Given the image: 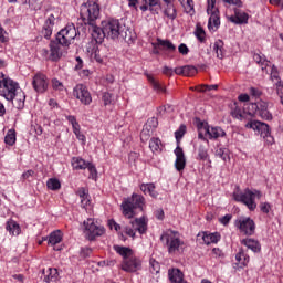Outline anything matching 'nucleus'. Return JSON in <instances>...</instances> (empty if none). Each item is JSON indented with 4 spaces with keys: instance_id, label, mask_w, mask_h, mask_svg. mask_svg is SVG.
Masks as SVG:
<instances>
[{
    "instance_id": "f257e3e1",
    "label": "nucleus",
    "mask_w": 283,
    "mask_h": 283,
    "mask_svg": "<svg viewBox=\"0 0 283 283\" xmlns=\"http://www.w3.org/2000/svg\"><path fill=\"white\" fill-rule=\"evenodd\" d=\"M248 113L238 103L231 105L230 116L237 120H244L247 115L260 116L263 120H273V114L269 111V104L264 101L248 104Z\"/></svg>"
},
{
    "instance_id": "f03ea898",
    "label": "nucleus",
    "mask_w": 283,
    "mask_h": 283,
    "mask_svg": "<svg viewBox=\"0 0 283 283\" xmlns=\"http://www.w3.org/2000/svg\"><path fill=\"white\" fill-rule=\"evenodd\" d=\"M125 31V27L120 24L118 19H108L102 22L101 27H93L92 36L96 43H103L104 39H118Z\"/></svg>"
},
{
    "instance_id": "7ed1b4c3",
    "label": "nucleus",
    "mask_w": 283,
    "mask_h": 283,
    "mask_svg": "<svg viewBox=\"0 0 283 283\" xmlns=\"http://www.w3.org/2000/svg\"><path fill=\"white\" fill-rule=\"evenodd\" d=\"M80 17L83 24L88 25L91 32L96 28V21L101 19V6L92 0L81 4Z\"/></svg>"
},
{
    "instance_id": "20e7f679",
    "label": "nucleus",
    "mask_w": 283,
    "mask_h": 283,
    "mask_svg": "<svg viewBox=\"0 0 283 283\" xmlns=\"http://www.w3.org/2000/svg\"><path fill=\"white\" fill-rule=\"evenodd\" d=\"M160 242L166 247L169 255H176L185 251V241L180 239V232L166 230L160 235Z\"/></svg>"
},
{
    "instance_id": "39448f33",
    "label": "nucleus",
    "mask_w": 283,
    "mask_h": 283,
    "mask_svg": "<svg viewBox=\"0 0 283 283\" xmlns=\"http://www.w3.org/2000/svg\"><path fill=\"white\" fill-rule=\"evenodd\" d=\"M147 201L143 195L134 192L130 197L124 198L120 205L122 213L125 218L132 219L136 216V209L145 211Z\"/></svg>"
},
{
    "instance_id": "423d86ee",
    "label": "nucleus",
    "mask_w": 283,
    "mask_h": 283,
    "mask_svg": "<svg viewBox=\"0 0 283 283\" xmlns=\"http://www.w3.org/2000/svg\"><path fill=\"white\" fill-rule=\"evenodd\" d=\"M255 198L260 200L262 198V192L260 190H251L245 188L242 192H234L233 199L235 202H241L245 205L250 211H255L258 209V203L255 202Z\"/></svg>"
},
{
    "instance_id": "0eeeda50",
    "label": "nucleus",
    "mask_w": 283,
    "mask_h": 283,
    "mask_svg": "<svg viewBox=\"0 0 283 283\" xmlns=\"http://www.w3.org/2000/svg\"><path fill=\"white\" fill-rule=\"evenodd\" d=\"M17 90H19V83L0 72V96H3L6 101H12Z\"/></svg>"
},
{
    "instance_id": "6e6552de",
    "label": "nucleus",
    "mask_w": 283,
    "mask_h": 283,
    "mask_svg": "<svg viewBox=\"0 0 283 283\" xmlns=\"http://www.w3.org/2000/svg\"><path fill=\"white\" fill-rule=\"evenodd\" d=\"M78 36V30L74 23L66 24V27L59 31L56 34V41L61 43L62 48H70L74 43V39Z\"/></svg>"
},
{
    "instance_id": "1a4fd4ad",
    "label": "nucleus",
    "mask_w": 283,
    "mask_h": 283,
    "mask_svg": "<svg viewBox=\"0 0 283 283\" xmlns=\"http://www.w3.org/2000/svg\"><path fill=\"white\" fill-rule=\"evenodd\" d=\"M63 48L64 46L59 43V40H51L49 43V50H42V56H44L46 61H51L52 63H59V61L63 59V54L65 52Z\"/></svg>"
},
{
    "instance_id": "9d476101",
    "label": "nucleus",
    "mask_w": 283,
    "mask_h": 283,
    "mask_svg": "<svg viewBox=\"0 0 283 283\" xmlns=\"http://www.w3.org/2000/svg\"><path fill=\"white\" fill-rule=\"evenodd\" d=\"M83 227L85 238L86 240H90V242H94L96 238H101V235L105 234V227L97 224L92 218L84 220Z\"/></svg>"
},
{
    "instance_id": "9b49d317",
    "label": "nucleus",
    "mask_w": 283,
    "mask_h": 283,
    "mask_svg": "<svg viewBox=\"0 0 283 283\" xmlns=\"http://www.w3.org/2000/svg\"><path fill=\"white\" fill-rule=\"evenodd\" d=\"M130 226H126L124 228V233L126 235H129V238H136V231L140 233V235H144V233H147V217H140L136 218L135 220L130 221Z\"/></svg>"
},
{
    "instance_id": "f8f14e48",
    "label": "nucleus",
    "mask_w": 283,
    "mask_h": 283,
    "mask_svg": "<svg viewBox=\"0 0 283 283\" xmlns=\"http://www.w3.org/2000/svg\"><path fill=\"white\" fill-rule=\"evenodd\" d=\"M234 227L243 235H255V221L251 217H240L234 221Z\"/></svg>"
},
{
    "instance_id": "ddd939ff",
    "label": "nucleus",
    "mask_w": 283,
    "mask_h": 283,
    "mask_svg": "<svg viewBox=\"0 0 283 283\" xmlns=\"http://www.w3.org/2000/svg\"><path fill=\"white\" fill-rule=\"evenodd\" d=\"M207 12L210 14L208 20V29L210 32H216L220 28V11L216 8V0H207Z\"/></svg>"
},
{
    "instance_id": "4468645a",
    "label": "nucleus",
    "mask_w": 283,
    "mask_h": 283,
    "mask_svg": "<svg viewBox=\"0 0 283 283\" xmlns=\"http://www.w3.org/2000/svg\"><path fill=\"white\" fill-rule=\"evenodd\" d=\"M50 80H48V75L41 72L34 74L32 78V87L34 92H38V94H45V92H48Z\"/></svg>"
},
{
    "instance_id": "2eb2a0df",
    "label": "nucleus",
    "mask_w": 283,
    "mask_h": 283,
    "mask_svg": "<svg viewBox=\"0 0 283 283\" xmlns=\"http://www.w3.org/2000/svg\"><path fill=\"white\" fill-rule=\"evenodd\" d=\"M73 96L82 103V105H92V93L87 90V86L77 84L73 88Z\"/></svg>"
},
{
    "instance_id": "dca6fc26",
    "label": "nucleus",
    "mask_w": 283,
    "mask_h": 283,
    "mask_svg": "<svg viewBox=\"0 0 283 283\" xmlns=\"http://www.w3.org/2000/svg\"><path fill=\"white\" fill-rule=\"evenodd\" d=\"M142 269L143 261L134 255L122 262V271H125L126 273H136V271H140Z\"/></svg>"
},
{
    "instance_id": "f3484780",
    "label": "nucleus",
    "mask_w": 283,
    "mask_h": 283,
    "mask_svg": "<svg viewBox=\"0 0 283 283\" xmlns=\"http://www.w3.org/2000/svg\"><path fill=\"white\" fill-rule=\"evenodd\" d=\"M247 129H253V132H258L261 137L268 136L271 130L266 123H262L260 120H250L245 124Z\"/></svg>"
},
{
    "instance_id": "a211bd4d",
    "label": "nucleus",
    "mask_w": 283,
    "mask_h": 283,
    "mask_svg": "<svg viewBox=\"0 0 283 283\" xmlns=\"http://www.w3.org/2000/svg\"><path fill=\"white\" fill-rule=\"evenodd\" d=\"M56 23V17L54 15V13H51L42 28V35L44 36V39H52V32L54 31V25Z\"/></svg>"
},
{
    "instance_id": "6ab92c4d",
    "label": "nucleus",
    "mask_w": 283,
    "mask_h": 283,
    "mask_svg": "<svg viewBox=\"0 0 283 283\" xmlns=\"http://www.w3.org/2000/svg\"><path fill=\"white\" fill-rule=\"evenodd\" d=\"M175 168L177 171H185V167H187V158L185 157V150L180 146H177L175 149Z\"/></svg>"
},
{
    "instance_id": "aec40b11",
    "label": "nucleus",
    "mask_w": 283,
    "mask_h": 283,
    "mask_svg": "<svg viewBox=\"0 0 283 283\" xmlns=\"http://www.w3.org/2000/svg\"><path fill=\"white\" fill-rule=\"evenodd\" d=\"M229 21L235 25H247V23H249V13L235 9L234 14L229 18Z\"/></svg>"
},
{
    "instance_id": "412c9836",
    "label": "nucleus",
    "mask_w": 283,
    "mask_h": 283,
    "mask_svg": "<svg viewBox=\"0 0 283 283\" xmlns=\"http://www.w3.org/2000/svg\"><path fill=\"white\" fill-rule=\"evenodd\" d=\"M205 134H208L210 140H218V138L227 136V133L220 126H207L205 127Z\"/></svg>"
},
{
    "instance_id": "4be33fe9",
    "label": "nucleus",
    "mask_w": 283,
    "mask_h": 283,
    "mask_svg": "<svg viewBox=\"0 0 283 283\" xmlns=\"http://www.w3.org/2000/svg\"><path fill=\"white\" fill-rule=\"evenodd\" d=\"M158 45L161 48L163 52H167L168 59H174V53L176 52V46L170 40H163L157 38Z\"/></svg>"
},
{
    "instance_id": "5701e85b",
    "label": "nucleus",
    "mask_w": 283,
    "mask_h": 283,
    "mask_svg": "<svg viewBox=\"0 0 283 283\" xmlns=\"http://www.w3.org/2000/svg\"><path fill=\"white\" fill-rule=\"evenodd\" d=\"M76 196H78V198L81 199V207L83 209H85L86 207H90L91 205V199H90V189L85 188V187H80L76 190Z\"/></svg>"
},
{
    "instance_id": "b1692460",
    "label": "nucleus",
    "mask_w": 283,
    "mask_h": 283,
    "mask_svg": "<svg viewBox=\"0 0 283 283\" xmlns=\"http://www.w3.org/2000/svg\"><path fill=\"white\" fill-rule=\"evenodd\" d=\"M200 235L207 245L218 244V242H220L221 239V235L218 232H201L198 234V238H200Z\"/></svg>"
},
{
    "instance_id": "393cba45",
    "label": "nucleus",
    "mask_w": 283,
    "mask_h": 283,
    "mask_svg": "<svg viewBox=\"0 0 283 283\" xmlns=\"http://www.w3.org/2000/svg\"><path fill=\"white\" fill-rule=\"evenodd\" d=\"M10 101L13 103L15 109H23V107H25V93H23V91L17 90L12 99Z\"/></svg>"
},
{
    "instance_id": "a878e982",
    "label": "nucleus",
    "mask_w": 283,
    "mask_h": 283,
    "mask_svg": "<svg viewBox=\"0 0 283 283\" xmlns=\"http://www.w3.org/2000/svg\"><path fill=\"white\" fill-rule=\"evenodd\" d=\"M42 274L44 275L43 282H56L59 280V270L56 268H48L46 270H42Z\"/></svg>"
},
{
    "instance_id": "bb28decb",
    "label": "nucleus",
    "mask_w": 283,
    "mask_h": 283,
    "mask_svg": "<svg viewBox=\"0 0 283 283\" xmlns=\"http://www.w3.org/2000/svg\"><path fill=\"white\" fill-rule=\"evenodd\" d=\"M253 61H254V63L260 65L262 72H265V74H269V70H266V69L269 67V63H271V61L266 60V55H264L262 53H254Z\"/></svg>"
},
{
    "instance_id": "cd10ccee",
    "label": "nucleus",
    "mask_w": 283,
    "mask_h": 283,
    "mask_svg": "<svg viewBox=\"0 0 283 283\" xmlns=\"http://www.w3.org/2000/svg\"><path fill=\"white\" fill-rule=\"evenodd\" d=\"M139 189L145 196H150V198L155 199L158 198V191H156V184L154 182L142 184Z\"/></svg>"
},
{
    "instance_id": "c85d7f7f",
    "label": "nucleus",
    "mask_w": 283,
    "mask_h": 283,
    "mask_svg": "<svg viewBox=\"0 0 283 283\" xmlns=\"http://www.w3.org/2000/svg\"><path fill=\"white\" fill-rule=\"evenodd\" d=\"M241 244L250 249V251H253V253H260V251H262V245H260V242L255 239H243Z\"/></svg>"
},
{
    "instance_id": "c756f323",
    "label": "nucleus",
    "mask_w": 283,
    "mask_h": 283,
    "mask_svg": "<svg viewBox=\"0 0 283 283\" xmlns=\"http://www.w3.org/2000/svg\"><path fill=\"white\" fill-rule=\"evenodd\" d=\"M166 3V8L164 10L165 17L170 19V21H174L176 17H178V13L176 12V7H174V3H171V0H163Z\"/></svg>"
},
{
    "instance_id": "7c9ffc66",
    "label": "nucleus",
    "mask_w": 283,
    "mask_h": 283,
    "mask_svg": "<svg viewBox=\"0 0 283 283\" xmlns=\"http://www.w3.org/2000/svg\"><path fill=\"white\" fill-rule=\"evenodd\" d=\"M114 250L118 255H122L123 260H129V258L134 256V250L123 245H115Z\"/></svg>"
},
{
    "instance_id": "2f4dec72",
    "label": "nucleus",
    "mask_w": 283,
    "mask_h": 283,
    "mask_svg": "<svg viewBox=\"0 0 283 283\" xmlns=\"http://www.w3.org/2000/svg\"><path fill=\"white\" fill-rule=\"evenodd\" d=\"M71 165L73 169H75L76 171H81L83 169H87V165H90V163L85 161V159L81 157H73L71 159Z\"/></svg>"
},
{
    "instance_id": "473e14b6",
    "label": "nucleus",
    "mask_w": 283,
    "mask_h": 283,
    "mask_svg": "<svg viewBox=\"0 0 283 283\" xmlns=\"http://www.w3.org/2000/svg\"><path fill=\"white\" fill-rule=\"evenodd\" d=\"M6 229L9 231L10 235H19L21 233V226L14 220L8 221Z\"/></svg>"
},
{
    "instance_id": "72a5a7b5",
    "label": "nucleus",
    "mask_w": 283,
    "mask_h": 283,
    "mask_svg": "<svg viewBox=\"0 0 283 283\" xmlns=\"http://www.w3.org/2000/svg\"><path fill=\"white\" fill-rule=\"evenodd\" d=\"M235 260L239 264H241L240 269H244V266L249 265L250 258L247 253H244V250L240 249L235 254Z\"/></svg>"
},
{
    "instance_id": "f704fd0d",
    "label": "nucleus",
    "mask_w": 283,
    "mask_h": 283,
    "mask_svg": "<svg viewBox=\"0 0 283 283\" xmlns=\"http://www.w3.org/2000/svg\"><path fill=\"white\" fill-rule=\"evenodd\" d=\"M213 52H216L217 59H224V42L222 40L214 42Z\"/></svg>"
},
{
    "instance_id": "c9c22d12",
    "label": "nucleus",
    "mask_w": 283,
    "mask_h": 283,
    "mask_svg": "<svg viewBox=\"0 0 283 283\" xmlns=\"http://www.w3.org/2000/svg\"><path fill=\"white\" fill-rule=\"evenodd\" d=\"M62 240L63 235L61 234L60 230H56L49 235L48 244L55 247V244H60Z\"/></svg>"
},
{
    "instance_id": "e433bc0d",
    "label": "nucleus",
    "mask_w": 283,
    "mask_h": 283,
    "mask_svg": "<svg viewBox=\"0 0 283 283\" xmlns=\"http://www.w3.org/2000/svg\"><path fill=\"white\" fill-rule=\"evenodd\" d=\"M149 149L153 154H156V151H163V142L160 138L153 137L149 142Z\"/></svg>"
},
{
    "instance_id": "4c0bfd02",
    "label": "nucleus",
    "mask_w": 283,
    "mask_h": 283,
    "mask_svg": "<svg viewBox=\"0 0 283 283\" xmlns=\"http://www.w3.org/2000/svg\"><path fill=\"white\" fill-rule=\"evenodd\" d=\"M6 145H9V147H13L17 143V130L10 129L8 130L6 137H4Z\"/></svg>"
},
{
    "instance_id": "58836bf2",
    "label": "nucleus",
    "mask_w": 283,
    "mask_h": 283,
    "mask_svg": "<svg viewBox=\"0 0 283 283\" xmlns=\"http://www.w3.org/2000/svg\"><path fill=\"white\" fill-rule=\"evenodd\" d=\"M147 78L150 83V85L153 86V88L156 91V92H161L163 94H165V92H167V88H165V86H161L158 81H156V78H154L151 75H147Z\"/></svg>"
},
{
    "instance_id": "ea45409f",
    "label": "nucleus",
    "mask_w": 283,
    "mask_h": 283,
    "mask_svg": "<svg viewBox=\"0 0 283 283\" xmlns=\"http://www.w3.org/2000/svg\"><path fill=\"white\" fill-rule=\"evenodd\" d=\"M46 187L51 191H59V189H61V181L59 179H56V178H50L46 181Z\"/></svg>"
},
{
    "instance_id": "a19ab883",
    "label": "nucleus",
    "mask_w": 283,
    "mask_h": 283,
    "mask_svg": "<svg viewBox=\"0 0 283 283\" xmlns=\"http://www.w3.org/2000/svg\"><path fill=\"white\" fill-rule=\"evenodd\" d=\"M197 151H198L197 160H207L209 158V149H207V146L200 145Z\"/></svg>"
},
{
    "instance_id": "79ce46f5",
    "label": "nucleus",
    "mask_w": 283,
    "mask_h": 283,
    "mask_svg": "<svg viewBox=\"0 0 283 283\" xmlns=\"http://www.w3.org/2000/svg\"><path fill=\"white\" fill-rule=\"evenodd\" d=\"M185 134H187V126L185 124H181L179 128L175 132V138L177 143H180V140H182Z\"/></svg>"
},
{
    "instance_id": "37998d69",
    "label": "nucleus",
    "mask_w": 283,
    "mask_h": 283,
    "mask_svg": "<svg viewBox=\"0 0 283 283\" xmlns=\"http://www.w3.org/2000/svg\"><path fill=\"white\" fill-rule=\"evenodd\" d=\"M270 78L271 81H276V83H280V81H282V78L280 77V70H277V66H275V64L271 66Z\"/></svg>"
},
{
    "instance_id": "c03bdc74",
    "label": "nucleus",
    "mask_w": 283,
    "mask_h": 283,
    "mask_svg": "<svg viewBox=\"0 0 283 283\" xmlns=\"http://www.w3.org/2000/svg\"><path fill=\"white\" fill-rule=\"evenodd\" d=\"M198 74V69L193 65L184 66V76H196Z\"/></svg>"
},
{
    "instance_id": "a18cd8bd",
    "label": "nucleus",
    "mask_w": 283,
    "mask_h": 283,
    "mask_svg": "<svg viewBox=\"0 0 283 283\" xmlns=\"http://www.w3.org/2000/svg\"><path fill=\"white\" fill-rule=\"evenodd\" d=\"M181 6H184L186 12L191 14L193 12V0H179Z\"/></svg>"
},
{
    "instance_id": "49530a36",
    "label": "nucleus",
    "mask_w": 283,
    "mask_h": 283,
    "mask_svg": "<svg viewBox=\"0 0 283 283\" xmlns=\"http://www.w3.org/2000/svg\"><path fill=\"white\" fill-rule=\"evenodd\" d=\"M216 156L218 158H221V160H224V163H227V160H229V151L227 150V148H219L216 150Z\"/></svg>"
},
{
    "instance_id": "de8ad7c7",
    "label": "nucleus",
    "mask_w": 283,
    "mask_h": 283,
    "mask_svg": "<svg viewBox=\"0 0 283 283\" xmlns=\"http://www.w3.org/2000/svg\"><path fill=\"white\" fill-rule=\"evenodd\" d=\"M86 169L90 171L88 178H91L92 180H96V177L98 176L96 166H94V164H92V163H88Z\"/></svg>"
},
{
    "instance_id": "09e8293b",
    "label": "nucleus",
    "mask_w": 283,
    "mask_h": 283,
    "mask_svg": "<svg viewBox=\"0 0 283 283\" xmlns=\"http://www.w3.org/2000/svg\"><path fill=\"white\" fill-rule=\"evenodd\" d=\"M51 85L56 92H63V90H65V85H63L62 82L59 81V78H53L51 81Z\"/></svg>"
},
{
    "instance_id": "8fccbe9b",
    "label": "nucleus",
    "mask_w": 283,
    "mask_h": 283,
    "mask_svg": "<svg viewBox=\"0 0 283 283\" xmlns=\"http://www.w3.org/2000/svg\"><path fill=\"white\" fill-rule=\"evenodd\" d=\"M195 34H196L198 41H200V43H205V41H207V39L205 38V36H207L205 29L198 27Z\"/></svg>"
},
{
    "instance_id": "3c124183",
    "label": "nucleus",
    "mask_w": 283,
    "mask_h": 283,
    "mask_svg": "<svg viewBox=\"0 0 283 283\" xmlns=\"http://www.w3.org/2000/svg\"><path fill=\"white\" fill-rule=\"evenodd\" d=\"M212 90H218V84H212V85H200L197 87V92H211Z\"/></svg>"
},
{
    "instance_id": "603ef678",
    "label": "nucleus",
    "mask_w": 283,
    "mask_h": 283,
    "mask_svg": "<svg viewBox=\"0 0 283 283\" xmlns=\"http://www.w3.org/2000/svg\"><path fill=\"white\" fill-rule=\"evenodd\" d=\"M151 136V128L145 125L142 133H140V140H147Z\"/></svg>"
},
{
    "instance_id": "864d4df0",
    "label": "nucleus",
    "mask_w": 283,
    "mask_h": 283,
    "mask_svg": "<svg viewBox=\"0 0 283 283\" xmlns=\"http://www.w3.org/2000/svg\"><path fill=\"white\" fill-rule=\"evenodd\" d=\"M66 120L72 125L73 129H76V127H81V124L76 120V116L73 115H65Z\"/></svg>"
},
{
    "instance_id": "5fc2aeb1",
    "label": "nucleus",
    "mask_w": 283,
    "mask_h": 283,
    "mask_svg": "<svg viewBox=\"0 0 283 283\" xmlns=\"http://www.w3.org/2000/svg\"><path fill=\"white\" fill-rule=\"evenodd\" d=\"M93 251L94 250L92 248L84 247V248H81L80 255H81V258H90V255H92Z\"/></svg>"
},
{
    "instance_id": "6e6d98bb",
    "label": "nucleus",
    "mask_w": 283,
    "mask_h": 283,
    "mask_svg": "<svg viewBox=\"0 0 283 283\" xmlns=\"http://www.w3.org/2000/svg\"><path fill=\"white\" fill-rule=\"evenodd\" d=\"M73 134H75L77 140H82V143H85L86 137L83 135V133H81V126L73 128Z\"/></svg>"
},
{
    "instance_id": "4d7b16f0",
    "label": "nucleus",
    "mask_w": 283,
    "mask_h": 283,
    "mask_svg": "<svg viewBox=\"0 0 283 283\" xmlns=\"http://www.w3.org/2000/svg\"><path fill=\"white\" fill-rule=\"evenodd\" d=\"M102 101L105 107H107V105H112V94L107 92L103 93Z\"/></svg>"
},
{
    "instance_id": "13d9d810",
    "label": "nucleus",
    "mask_w": 283,
    "mask_h": 283,
    "mask_svg": "<svg viewBox=\"0 0 283 283\" xmlns=\"http://www.w3.org/2000/svg\"><path fill=\"white\" fill-rule=\"evenodd\" d=\"M223 3H227L228 6H235V8H242L244 3L242 0H222Z\"/></svg>"
},
{
    "instance_id": "bf43d9fd",
    "label": "nucleus",
    "mask_w": 283,
    "mask_h": 283,
    "mask_svg": "<svg viewBox=\"0 0 283 283\" xmlns=\"http://www.w3.org/2000/svg\"><path fill=\"white\" fill-rule=\"evenodd\" d=\"M249 92L250 96H253V98H260V96H262V91H260V88L250 87Z\"/></svg>"
},
{
    "instance_id": "052dcab7",
    "label": "nucleus",
    "mask_w": 283,
    "mask_h": 283,
    "mask_svg": "<svg viewBox=\"0 0 283 283\" xmlns=\"http://www.w3.org/2000/svg\"><path fill=\"white\" fill-rule=\"evenodd\" d=\"M178 52H179V54H182V56H187V54H189V46H187V44H185V43H181L178 46Z\"/></svg>"
},
{
    "instance_id": "680f3d73",
    "label": "nucleus",
    "mask_w": 283,
    "mask_h": 283,
    "mask_svg": "<svg viewBox=\"0 0 283 283\" xmlns=\"http://www.w3.org/2000/svg\"><path fill=\"white\" fill-rule=\"evenodd\" d=\"M146 126L149 127L150 129L151 127L156 129V127H158V118L156 117L149 118L146 123Z\"/></svg>"
},
{
    "instance_id": "e2e57ef3",
    "label": "nucleus",
    "mask_w": 283,
    "mask_h": 283,
    "mask_svg": "<svg viewBox=\"0 0 283 283\" xmlns=\"http://www.w3.org/2000/svg\"><path fill=\"white\" fill-rule=\"evenodd\" d=\"M231 218H233L232 214H226L222 218L219 219V222L223 224V227H227L231 222Z\"/></svg>"
},
{
    "instance_id": "0e129e2a",
    "label": "nucleus",
    "mask_w": 283,
    "mask_h": 283,
    "mask_svg": "<svg viewBox=\"0 0 283 283\" xmlns=\"http://www.w3.org/2000/svg\"><path fill=\"white\" fill-rule=\"evenodd\" d=\"M260 210L262 211V213H269L271 211V203L261 202L260 203Z\"/></svg>"
},
{
    "instance_id": "69168bd1",
    "label": "nucleus",
    "mask_w": 283,
    "mask_h": 283,
    "mask_svg": "<svg viewBox=\"0 0 283 283\" xmlns=\"http://www.w3.org/2000/svg\"><path fill=\"white\" fill-rule=\"evenodd\" d=\"M158 1L159 0H143V2L149 7L150 12H154V8L155 6H158Z\"/></svg>"
},
{
    "instance_id": "338daca9",
    "label": "nucleus",
    "mask_w": 283,
    "mask_h": 283,
    "mask_svg": "<svg viewBox=\"0 0 283 283\" xmlns=\"http://www.w3.org/2000/svg\"><path fill=\"white\" fill-rule=\"evenodd\" d=\"M163 74H165V76H174V69L169 66H164Z\"/></svg>"
},
{
    "instance_id": "774afa93",
    "label": "nucleus",
    "mask_w": 283,
    "mask_h": 283,
    "mask_svg": "<svg viewBox=\"0 0 283 283\" xmlns=\"http://www.w3.org/2000/svg\"><path fill=\"white\" fill-rule=\"evenodd\" d=\"M271 6H277L279 8H283V0H269Z\"/></svg>"
}]
</instances>
